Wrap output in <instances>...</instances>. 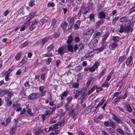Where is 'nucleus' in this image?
I'll return each instance as SVG.
<instances>
[{
  "label": "nucleus",
  "mask_w": 135,
  "mask_h": 135,
  "mask_svg": "<svg viewBox=\"0 0 135 135\" xmlns=\"http://www.w3.org/2000/svg\"><path fill=\"white\" fill-rule=\"evenodd\" d=\"M112 118L115 120V121L117 122L118 123H121V121L114 114H112Z\"/></svg>",
  "instance_id": "6ab92c4d"
},
{
  "label": "nucleus",
  "mask_w": 135,
  "mask_h": 135,
  "mask_svg": "<svg viewBox=\"0 0 135 135\" xmlns=\"http://www.w3.org/2000/svg\"><path fill=\"white\" fill-rule=\"evenodd\" d=\"M89 21L95 22L94 15L93 13L90 14L89 15Z\"/></svg>",
  "instance_id": "cd10ccee"
},
{
  "label": "nucleus",
  "mask_w": 135,
  "mask_h": 135,
  "mask_svg": "<svg viewBox=\"0 0 135 135\" xmlns=\"http://www.w3.org/2000/svg\"><path fill=\"white\" fill-rule=\"evenodd\" d=\"M97 87V85L94 86L88 92V94L89 95L93 92L96 89Z\"/></svg>",
  "instance_id": "ea45409f"
},
{
  "label": "nucleus",
  "mask_w": 135,
  "mask_h": 135,
  "mask_svg": "<svg viewBox=\"0 0 135 135\" xmlns=\"http://www.w3.org/2000/svg\"><path fill=\"white\" fill-rule=\"evenodd\" d=\"M104 46L102 45L99 48H97L96 49V50L101 52L104 49Z\"/></svg>",
  "instance_id": "4d7b16f0"
},
{
  "label": "nucleus",
  "mask_w": 135,
  "mask_h": 135,
  "mask_svg": "<svg viewBox=\"0 0 135 135\" xmlns=\"http://www.w3.org/2000/svg\"><path fill=\"white\" fill-rule=\"evenodd\" d=\"M73 38L71 35H70L69 36L68 38V40L66 41V43L68 44H71L73 40Z\"/></svg>",
  "instance_id": "473e14b6"
},
{
  "label": "nucleus",
  "mask_w": 135,
  "mask_h": 135,
  "mask_svg": "<svg viewBox=\"0 0 135 135\" xmlns=\"http://www.w3.org/2000/svg\"><path fill=\"white\" fill-rule=\"evenodd\" d=\"M92 109L91 106H89L85 109V112L86 113H89L91 112Z\"/></svg>",
  "instance_id": "8fccbe9b"
},
{
  "label": "nucleus",
  "mask_w": 135,
  "mask_h": 135,
  "mask_svg": "<svg viewBox=\"0 0 135 135\" xmlns=\"http://www.w3.org/2000/svg\"><path fill=\"white\" fill-rule=\"evenodd\" d=\"M127 91H126L123 95H121V99H125L127 95Z\"/></svg>",
  "instance_id": "bf43d9fd"
},
{
  "label": "nucleus",
  "mask_w": 135,
  "mask_h": 135,
  "mask_svg": "<svg viewBox=\"0 0 135 135\" xmlns=\"http://www.w3.org/2000/svg\"><path fill=\"white\" fill-rule=\"evenodd\" d=\"M102 32L101 30L96 31L92 36V38H98L100 36Z\"/></svg>",
  "instance_id": "6e6552de"
},
{
  "label": "nucleus",
  "mask_w": 135,
  "mask_h": 135,
  "mask_svg": "<svg viewBox=\"0 0 135 135\" xmlns=\"http://www.w3.org/2000/svg\"><path fill=\"white\" fill-rule=\"evenodd\" d=\"M118 45V44L114 42L109 46V48L110 50H114V49L117 47Z\"/></svg>",
  "instance_id": "b1692460"
},
{
  "label": "nucleus",
  "mask_w": 135,
  "mask_h": 135,
  "mask_svg": "<svg viewBox=\"0 0 135 135\" xmlns=\"http://www.w3.org/2000/svg\"><path fill=\"white\" fill-rule=\"evenodd\" d=\"M28 44V42H26L22 44L20 46L21 48H23L25 47V46H26Z\"/></svg>",
  "instance_id": "0e129e2a"
},
{
  "label": "nucleus",
  "mask_w": 135,
  "mask_h": 135,
  "mask_svg": "<svg viewBox=\"0 0 135 135\" xmlns=\"http://www.w3.org/2000/svg\"><path fill=\"white\" fill-rule=\"evenodd\" d=\"M109 36V33H106L103 36V38L102 39V41L103 42L105 41L107 39V37Z\"/></svg>",
  "instance_id": "c03bdc74"
},
{
  "label": "nucleus",
  "mask_w": 135,
  "mask_h": 135,
  "mask_svg": "<svg viewBox=\"0 0 135 135\" xmlns=\"http://www.w3.org/2000/svg\"><path fill=\"white\" fill-rule=\"evenodd\" d=\"M27 113L30 116H33V114L32 112L31 109H29L27 111Z\"/></svg>",
  "instance_id": "5fc2aeb1"
},
{
  "label": "nucleus",
  "mask_w": 135,
  "mask_h": 135,
  "mask_svg": "<svg viewBox=\"0 0 135 135\" xmlns=\"http://www.w3.org/2000/svg\"><path fill=\"white\" fill-rule=\"evenodd\" d=\"M98 40L97 39H95L92 40L91 42L90 43V45H92L93 46H92V48H93L95 47L97 44Z\"/></svg>",
  "instance_id": "2eb2a0df"
},
{
  "label": "nucleus",
  "mask_w": 135,
  "mask_h": 135,
  "mask_svg": "<svg viewBox=\"0 0 135 135\" xmlns=\"http://www.w3.org/2000/svg\"><path fill=\"white\" fill-rule=\"evenodd\" d=\"M47 5L48 7H53L55 6V4L53 2H49L48 3Z\"/></svg>",
  "instance_id": "69168bd1"
},
{
  "label": "nucleus",
  "mask_w": 135,
  "mask_h": 135,
  "mask_svg": "<svg viewBox=\"0 0 135 135\" xmlns=\"http://www.w3.org/2000/svg\"><path fill=\"white\" fill-rule=\"evenodd\" d=\"M54 101H50L49 104L50 106L49 108L53 111H54L56 108V105L54 104Z\"/></svg>",
  "instance_id": "1a4fd4ad"
},
{
  "label": "nucleus",
  "mask_w": 135,
  "mask_h": 135,
  "mask_svg": "<svg viewBox=\"0 0 135 135\" xmlns=\"http://www.w3.org/2000/svg\"><path fill=\"white\" fill-rule=\"evenodd\" d=\"M24 85L25 87L26 88V89H29L30 87V85L28 81H26L24 84Z\"/></svg>",
  "instance_id": "09e8293b"
},
{
  "label": "nucleus",
  "mask_w": 135,
  "mask_h": 135,
  "mask_svg": "<svg viewBox=\"0 0 135 135\" xmlns=\"http://www.w3.org/2000/svg\"><path fill=\"white\" fill-rule=\"evenodd\" d=\"M67 21L69 22V24L73 25L75 21V18L73 17H68L67 19Z\"/></svg>",
  "instance_id": "dca6fc26"
},
{
  "label": "nucleus",
  "mask_w": 135,
  "mask_h": 135,
  "mask_svg": "<svg viewBox=\"0 0 135 135\" xmlns=\"http://www.w3.org/2000/svg\"><path fill=\"white\" fill-rule=\"evenodd\" d=\"M74 93L75 94L74 95V97L76 98H77L79 95L80 94V91L79 89H74L73 90Z\"/></svg>",
  "instance_id": "4468645a"
},
{
  "label": "nucleus",
  "mask_w": 135,
  "mask_h": 135,
  "mask_svg": "<svg viewBox=\"0 0 135 135\" xmlns=\"http://www.w3.org/2000/svg\"><path fill=\"white\" fill-rule=\"evenodd\" d=\"M68 50L70 52L74 51L73 46L71 44H68L67 46Z\"/></svg>",
  "instance_id": "c756f323"
},
{
  "label": "nucleus",
  "mask_w": 135,
  "mask_h": 135,
  "mask_svg": "<svg viewBox=\"0 0 135 135\" xmlns=\"http://www.w3.org/2000/svg\"><path fill=\"white\" fill-rule=\"evenodd\" d=\"M121 39V38L118 36H113V40L114 41V42L117 43L119 42Z\"/></svg>",
  "instance_id": "c85d7f7f"
},
{
  "label": "nucleus",
  "mask_w": 135,
  "mask_h": 135,
  "mask_svg": "<svg viewBox=\"0 0 135 135\" xmlns=\"http://www.w3.org/2000/svg\"><path fill=\"white\" fill-rule=\"evenodd\" d=\"M63 121H61L60 122H58L56 124H54L53 125V126L54 128V129H56L58 128V127L60 126L62 124V123H63Z\"/></svg>",
  "instance_id": "a878e982"
},
{
  "label": "nucleus",
  "mask_w": 135,
  "mask_h": 135,
  "mask_svg": "<svg viewBox=\"0 0 135 135\" xmlns=\"http://www.w3.org/2000/svg\"><path fill=\"white\" fill-rule=\"evenodd\" d=\"M9 92L8 90H2L1 92L0 96L1 97H2L5 94H8Z\"/></svg>",
  "instance_id": "79ce46f5"
},
{
  "label": "nucleus",
  "mask_w": 135,
  "mask_h": 135,
  "mask_svg": "<svg viewBox=\"0 0 135 135\" xmlns=\"http://www.w3.org/2000/svg\"><path fill=\"white\" fill-rule=\"evenodd\" d=\"M128 18H130V20H131L133 18V17L131 16L128 17L126 16H123L119 19V21L121 22H126V21H127Z\"/></svg>",
  "instance_id": "0eeeda50"
},
{
  "label": "nucleus",
  "mask_w": 135,
  "mask_h": 135,
  "mask_svg": "<svg viewBox=\"0 0 135 135\" xmlns=\"http://www.w3.org/2000/svg\"><path fill=\"white\" fill-rule=\"evenodd\" d=\"M13 94L11 92H9L8 93L7 95L5 96V100L8 106H10L12 104V101L11 99V98L12 97Z\"/></svg>",
  "instance_id": "f03ea898"
},
{
  "label": "nucleus",
  "mask_w": 135,
  "mask_h": 135,
  "mask_svg": "<svg viewBox=\"0 0 135 135\" xmlns=\"http://www.w3.org/2000/svg\"><path fill=\"white\" fill-rule=\"evenodd\" d=\"M21 53L19 52L15 56V59L17 61H18L21 58Z\"/></svg>",
  "instance_id": "864d4df0"
},
{
  "label": "nucleus",
  "mask_w": 135,
  "mask_h": 135,
  "mask_svg": "<svg viewBox=\"0 0 135 135\" xmlns=\"http://www.w3.org/2000/svg\"><path fill=\"white\" fill-rule=\"evenodd\" d=\"M11 119L9 118H4L3 119V121L2 122L1 124L4 127H7V125L10 122Z\"/></svg>",
  "instance_id": "423d86ee"
},
{
  "label": "nucleus",
  "mask_w": 135,
  "mask_h": 135,
  "mask_svg": "<svg viewBox=\"0 0 135 135\" xmlns=\"http://www.w3.org/2000/svg\"><path fill=\"white\" fill-rule=\"evenodd\" d=\"M79 86V84L77 82L72 83L69 86V87L72 89L73 88H77Z\"/></svg>",
  "instance_id": "f8f14e48"
},
{
  "label": "nucleus",
  "mask_w": 135,
  "mask_h": 135,
  "mask_svg": "<svg viewBox=\"0 0 135 135\" xmlns=\"http://www.w3.org/2000/svg\"><path fill=\"white\" fill-rule=\"evenodd\" d=\"M62 112V109H59L57 112V115H60V117H62L64 114V113H63Z\"/></svg>",
  "instance_id": "e433bc0d"
},
{
  "label": "nucleus",
  "mask_w": 135,
  "mask_h": 135,
  "mask_svg": "<svg viewBox=\"0 0 135 135\" xmlns=\"http://www.w3.org/2000/svg\"><path fill=\"white\" fill-rule=\"evenodd\" d=\"M16 129V125H14L12 129L10 131V133L11 134H13V133H14Z\"/></svg>",
  "instance_id": "4c0bfd02"
},
{
  "label": "nucleus",
  "mask_w": 135,
  "mask_h": 135,
  "mask_svg": "<svg viewBox=\"0 0 135 135\" xmlns=\"http://www.w3.org/2000/svg\"><path fill=\"white\" fill-rule=\"evenodd\" d=\"M38 93H34L30 94L28 97V99L31 100L36 99L38 97Z\"/></svg>",
  "instance_id": "20e7f679"
},
{
  "label": "nucleus",
  "mask_w": 135,
  "mask_h": 135,
  "mask_svg": "<svg viewBox=\"0 0 135 135\" xmlns=\"http://www.w3.org/2000/svg\"><path fill=\"white\" fill-rule=\"evenodd\" d=\"M48 20V18L46 16L43 17L41 20L42 25Z\"/></svg>",
  "instance_id": "37998d69"
},
{
  "label": "nucleus",
  "mask_w": 135,
  "mask_h": 135,
  "mask_svg": "<svg viewBox=\"0 0 135 135\" xmlns=\"http://www.w3.org/2000/svg\"><path fill=\"white\" fill-rule=\"evenodd\" d=\"M126 59V56L124 55L122 56H120L118 59V62L119 64H121Z\"/></svg>",
  "instance_id": "a211bd4d"
},
{
  "label": "nucleus",
  "mask_w": 135,
  "mask_h": 135,
  "mask_svg": "<svg viewBox=\"0 0 135 135\" xmlns=\"http://www.w3.org/2000/svg\"><path fill=\"white\" fill-rule=\"evenodd\" d=\"M38 90L39 92V95L41 97L45 96L48 90L46 89L45 86H40L39 87Z\"/></svg>",
  "instance_id": "f257e3e1"
},
{
  "label": "nucleus",
  "mask_w": 135,
  "mask_h": 135,
  "mask_svg": "<svg viewBox=\"0 0 135 135\" xmlns=\"http://www.w3.org/2000/svg\"><path fill=\"white\" fill-rule=\"evenodd\" d=\"M119 17L118 16L116 17L113 18L112 21V23L113 25H114L116 22L119 19Z\"/></svg>",
  "instance_id": "49530a36"
},
{
  "label": "nucleus",
  "mask_w": 135,
  "mask_h": 135,
  "mask_svg": "<svg viewBox=\"0 0 135 135\" xmlns=\"http://www.w3.org/2000/svg\"><path fill=\"white\" fill-rule=\"evenodd\" d=\"M49 37H46L41 40L40 43L41 45H44L49 40Z\"/></svg>",
  "instance_id": "f3484780"
},
{
  "label": "nucleus",
  "mask_w": 135,
  "mask_h": 135,
  "mask_svg": "<svg viewBox=\"0 0 135 135\" xmlns=\"http://www.w3.org/2000/svg\"><path fill=\"white\" fill-rule=\"evenodd\" d=\"M69 93V91L68 90H66L64 91V92L62 93L60 96V97L61 98V100H62L66 97Z\"/></svg>",
  "instance_id": "9d476101"
},
{
  "label": "nucleus",
  "mask_w": 135,
  "mask_h": 135,
  "mask_svg": "<svg viewBox=\"0 0 135 135\" xmlns=\"http://www.w3.org/2000/svg\"><path fill=\"white\" fill-rule=\"evenodd\" d=\"M106 70L105 69H104L98 75V77L99 78V79H100L104 74Z\"/></svg>",
  "instance_id": "de8ad7c7"
},
{
  "label": "nucleus",
  "mask_w": 135,
  "mask_h": 135,
  "mask_svg": "<svg viewBox=\"0 0 135 135\" xmlns=\"http://www.w3.org/2000/svg\"><path fill=\"white\" fill-rule=\"evenodd\" d=\"M45 75L46 74L45 73H43L41 74V79L43 81H45Z\"/></svg>",
  "instance_id": "6e6d98bb"
},
{
  "label": "nucleus",
  "mask_w": 135,
  "mask_h": 135,
  "mask_svg": "<svg viewBox=\"0 0 135 135\" xmlns=\"http://www.w3.org/2000/svg\"><path fill=\"white\" fill-rule=\"evenodd\" d=\"M121 91H117L114 93L113 94V98H114L115 97H117L118 95L120 94Z\"/></svg>",
  "instance_id": "052dcab7"
},
{
  "label": "nucleus",
  "mask_w": 135,
  "mask_h": 135,
  "mask_svg": "<svg viewBox=\"0 0 135 135\" xmlns=\"http://www.w3.org/2000/svg\"><path fill=\"white\" fill-rule=\"evenodd\" d=\"M53 111L52 110H47L45 111V114L47 116L49 117L52 113Z\"/></svg>",
  "instance_id": "f704fd0d"
},
{
  "label": "nucleus",
  "mask_w": 135,
  "mask_h": 135,
  "mask_svg": "<svg viewBox=\"0 0 135 135\" xmlns=\"http://www.w3.org/2000/svg\"><path fill=\"white\" fill-rule=\"evenodd\" d=\"M35 1L34 0H31L29 3V5L31 7H32L35 4Z\"/></svg>",
  "instance_id": "3c124183"
},
{
  "label": "nucleus",
  "mask_w": 135,
  "mask_h": 135,
  "mask_svg": "<svg viewBox=\"0 0 135 135\" xmlns=\"http://www.w3.org/2000/svg\"><path fill=\"white\" fill-rule=\"evenodd\" d=\"M110 126L113 129H115L116 128L115 123L112 121L110 122Z\"/></svg>",
  "instance_id": "603ef678"
},
{
  "label": "nucleus",
  "mask_w": 135,
  "mask_h": 135,
  "mask_svg": "<svg viewBox=\"0 0 135 135\" xmlns=\"http://www.w3.org/2000/svg\"><path fill=\"white\" fill-rule=\"evenodd\" d=\"M38 21L36 20H35L33 21L31 23V25L35 26H36L37 25L38 23Z\"/></svg>",
  "instance_id": "680f3d73"
},
{
  "label": "nucleus",
  "mask_w": 135,
  "mask_h": 135,
  "mask_svg": "<svg viewBox=\"0 0 135 135\" xmlns=\"http://www.w3.org/2000/svg\"><path fill=\"white\" fill-rule=\"evenodd\" d=\"M54 44L52 43L47 47V49L49 52H50V51L54 48Z\"/></svg>",
  "instance_id": "58836bf2"
},
{
  "label": "nucleus",
  "mask_w": 135,
  "mask_h": 135,
  "mask_svg": "<svg viewBox=\"0 0 135 135\" xmlns=\"http://www.w3.org/2000/svg\"><path fill=\"white\" fill-rule=\"evenodd\" d=\"M123 107L124 108H126L127 109V111L129 113H131L132 112V109L131 108V106L128 103H126Z\"/></svg>",
  "instance_id": "9b49d317"
},
{
  "label": "nucleus",
  "mask_w": 135,
  "mask_h": 135,
  "mask_svg": "<svg viewBox=\"0 0 135 135\" xmlns=\"http://www.w3.org/2000/svg\"><path fill=\"white\" fill-rule=\"evenodd\" d=\"M69 112L70 114L73 118L78 115V110L77 107L74 109L70 110Z\"/></svg>",
  "instance_id": "7ed1b4c3"
},
{
  "label": "nucleus",
  "mask_w": 135,
  "mask_h": 135,
  "mask_svg": "<svg viewBox=\"0 0 135 135\" xmlns=\"http://www.w3.org/2000/svg\"><path fill=\"white\" fill-rule=\"evenodd\" d=\"M100 65V63L99 62L97 61H96L94 64L93 66L95 69L97 68Z\"/></svg>",
  "instance_id": "13d9d810"
},
{
  "label": "nucleus",
  "mask_w": 135,
  "mask_h": 135,
  "mask_svg": "<svg viewBox=\"0 0 135 135\" xmlns=\"http://www.w3.org/2000/svg\"><path fill=\"white\" fill-rule=\"evenodd\" d=\"M133 30L130 26H125V32L127 33H129L130 32H132Z\"/></svg>",
  "instance_id": "aec40b11"
},
{
  "label": "nucleus",
  "mask_w": 135,
  "mask_h": 135,
  "mask_svg": "<svg viewBox=\"0 0 135 135\" xmlns=\"http://www.w3.org/2000/svg\"><path fill=\"white\" fill-rule=\"evenodd\" d=\"M105 13L104 12H102L99 13L98 17L100 19L105 18Z\"/></svg>",
  "instance_id": "bb28decb"
},
{
  "label": "nucleus",
  "mask_w": 135,
  "mask_h": 135,
  "mask_svg": "<svg viewBox=\"0 0 135 135\" xmlns=\"http://www.w3.org/2000/svg\"><path fill=\"white\" fill-rule=\"evenodd\" d=\"M103 19L99 20L95 24L96 27L97 28H98L100 25L103 23Z\"/></svg>",
  "instance_id": "4be33fe9"
},
{
  "label": "nucleus",
  "mask_w": 135,
  "mask_h": 135,
  "mask_svg": "<svg viewBox=\"0 0 135 135\" xmlns=\"http://www.w3.org/2000/svg\"><path fill=\"white\" fill-rule=\"evenodd\" d=\"M82 9L83 14L85 15L89 12L90 9V7L89 6H88L87 7L82 8Z\"/></svg>",
  "instance_id": "412c9836"
},
{
  "label": "nucleus",
  "mask_w": 135,
  "mask_h": 135,
  "mask_svg": "<svg viewBox=\"0 0 135 135\" xmlns=\"http://www.w3.org/2000/svg\"><path fill=\"white\" fill-rule=\"evenodd\" d=\"M135 11V6H134L132 8L130 9L129 10V12L130 13Z\"/></svg>",
  "instance_id": "774afa93"
},
{
  "label": "nucleus",
  "mask_w": 135,
  "mask_h": 135,
  "mask_svg": "<svg viewBox=\"0 0 135 135\" xmlns=\"http://www.w3.org/2000/svg\"><path fill=\"white\" fill-rule=\"evenodd\" d=\"M105 100L103 99H102L97 106V107H100L102 106L103 104V103L105 102Z\"/></svg>",
  "instance_id": "a19ab883"
},
{
  "label": "nucleus",
  "mask_w": 135,
  "mask_h": 135,
  "mask_svg": "<svg viewBox=\"0 0 135 135\" xmlns=\"http://www.w3.org/2000/svg\"><path fill=\"white\" fill-rule=\"evenodd\" d=\"M120 28L119 30V32L120 33H122L124 31H125V26H124L122 24L120 25Z\"/></svg>",
  "instance_id": "7c9ffc66"
},
{
  "label": "nucleus",
  "mask_w": 135,
  "mask_h": 135,
  "mask_svg": "<svg viewBox=\"0 0 135 135\" xmlns=\"http://www.w3.org/2000/svg\"><path fill=\"white\" fill-rule=\"evenodd\" d=\"M94 32V30L93 29H90L85 31L84 34V35L85 36L89 35L90 36Z\"/></svg>",
  "instance_id": "ddd939ff"
},
{
  "label": "nucleus",
  "mask_w": 135,
  "mask_h": 135,
  "mask_svg": "<svg viewBox=\"0 0 135 135\" xmlns=\"http://www.w3.org/2000/svg\"><path fill=\"white\" fill-rule=\"evenodd\" d=\"M132 57L131 56H129L126 60V65L129 67H131L133 64Z\"/></svg>",
  "instance_id": "39448f33"
},
{
  "label": "nucleus",
  "mask_w": 135,
  "mask_h": 135,
  "mask_svg": "<svg viewBox=\"0 0 135 135\" xmlns=\"http://www.w3.org/2000/svg\"><path fill=\"white\" fill-rule=\"evenodd\" d=\"M104 124L105 126L106 127H109L110 126V122L108 121L104 122Z\"/></svg>",
  "instance_id": "e2e57ef3"
},
{
  "label": "nucleus",
  "mask_w": 135,
  "mask_h": 135,
  "mask_svg": "<svg viewBox=\"0 0 135 135\" xmlns=\"http://www.w3.org/2000/svg\"><path fill=\"white\" fill-rule=\"evenodd\" d=\"M35 14L36 13L35 12L31 13L27 18L29 20H31L35 17Z\"/></svg>",
  "instance_id": "393cba45"
},
{
  "label": "nucleus",
  "mask_w": 135,
  "mask_h": 135,
  "mask_svg": "<svg viewBox=\"0 0 135 135\" xmlns=\"http://www.w3.org/2000/svg\"><path fill=\"white\" fill-rule=\"evenodd\" d=\"M68 25V23L65 21H63L61 24V26L64 29H65Z\"/></svg>",
  "instance_id": "2f4dec72"
},
{
  "label": "nucleus",
  "mask_w": 135,
  "mask_h": 135,
  "mask_svg": "<svg viewBox=\"0 0 135 135\" xmlns=\"http://www.w3.org/2000/svg\"><path fill=\"white\" fill-rule=\"evenodd\" d=\"M58 51L60 54L61 55H63L64 53L63 47H61L59 48L58 50Z\"/></svg>",
  "instance_id": "c9c22d12"
},
{
  "label": "nucleus",
  "mask_w": 135,
  "mask_h": 135,
  "mask_svg": "<svg viewBox=\"0 0 135 135\" xmlns=\"http://www.w3.org/2000/svg\"><path fill=\"white\" fill-rule=\"evenodd\" d=\"M74 40L76 42L78 43L80 41V38L78 36H76L74 38Z\"/></svg>",
  "instance_id": "338daca9"
},
{
  "label": "nucleus",
  "mask_w": 135,
  "mask_h": 135,
  "mask_svg": "<svg viewBox=\"0 0 135 135\" xmlns=\"http://www.w3.org/2000/svg\"><path fill=\"white\" fill-rule=\"evenodd\" d=\"M72 106V104L70 103H67L66 105H65L64 107L66 110H68Z\"/></svg>",
  "instance_id": "5701e85b"
},
{
  "label": "nucleus",
  "mask_w": 135,
  "mask_h": 135,
  "mask_svg": "<svg viewBox=\"0 0 135 135\" xmlns=\"http://www.w3.org/2000/svg\"><path fill=\"white\" fill-rule=\"evenodd\" d=\"M116 131L117 132L121 135H123L124 133V132L123 130L119 128H117L116 129Z\"/></svg>",
  "instance_id": "72a5a7b5"
},
{
  "label": "nucleus",
  "mask_w": 135,
  "mask_h": 135,
  "mask_svg": "<svg viewBox=\"0 0 135 135\" xmlns=\"http://www.w3.org/2000/svg\"><path fill=\"white\" fill-rule=\"evenodd\" d=\"M109 85V83L105 81L104 84L102 85V86L104 88H107L108 87Z\"/></svg>",
  "instance_id": "a18cd8bd"
}]
</instances>
